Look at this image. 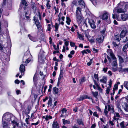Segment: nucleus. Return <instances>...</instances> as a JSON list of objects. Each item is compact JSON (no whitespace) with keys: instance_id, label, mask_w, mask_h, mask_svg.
Returning <instances> with one entry per match:
<instances>
[{"instance_id":"f257e3e1","label":"nucleus","mask_w":128,"mask_h":128,"mask_svg":"<svg viewBox=\"0 0 128 128\" xmlns=\"http://www.w3.org/2000/svg\"><path fill=\"white\" fill-rule=\"evenodd\" d=\"M84 8L78 6L76 8V20L78 22L80 23L82 20V9Z\"/></svg>"},{"instance_id":"f03ea898","label":"nucleus","mask_w":128,"mask_h":128,"mask_svg":"<svg viewBox=\"0 0 128 128\" xmlns=\"http://www.w3.org/2000/svg\"><path fill=\"white\" fill-rule=\"evenodd\" d=\"M14 118V117L8 112L5 113L2 117V121H5L8 122L12 120V119Z\"/></svg>"},{"instance_id":"7ed1b4c3","label":"nucleus","mask_w":128,"mask_h":128,"mask_svg":"<svg viewBox=\"0 0 128 128\" xmlns=\"http://www.w3.org/2000/svg\"><path fill=\"white\" fill-rule=\"evenodd\" d=\"M107 58H108L109 62L110 63L111 62L112 66H118L117 60L116 56L112 58V59L113 60L112 62L110 58L108 56H107Z\"/></svg>"},{"instance_id":"20e7f679","label":"nucleus","mask_w":128,"mask_h":128,"mask_svg":"<svg viewBox=\"0 0 128 128\" xmlns=\"http://www.w3.org/2000/svg\"><path fill=\"white\" fill-rule=\"evenodd\" d=\"M109 15L108 12L105 11L104 12L102 16V19L103 20H107L106 22L108 24L110 23V20L109 18Z\"/></svg>"},{"instance_id":"39448f33","label":"nucleus","mask_w":128,"mask_h":128,"mask_svg":"<svg viewBox=\"0 0 128 128\" xmlns=\"http://www.w3.org/2000/svg\"><path fill=\"white\" fill-rule=\"evenodd\" d=\"M52 99L50 97L49 98V100L48 102V108H52V109H53L56 106V104L57 103V102L56 101L54 102V104H52Z\"/></svg>"},{"instance_id":"423d86ee","label":"nucleus","mask_w":128,"mask_h":128,"mask_svg":"<svg viewBox=\"0 0 128 128\" xmlns=\"http://www.w3.org/2000/svg\"><path fill=\"white\" fill-rule=\"evenodd\" d=\"M21 8H23L24 10H26L28 8V4L25 0H22L20 4Z\"/></svg>"},{"instance_id":"0eeeda50","label":"nucleus","mask_w":128,"mask_h":128,"mask_svg":"<svg viewBox=\"0 0 128 128\" xmlns=\"http://www.w3.org/2000/svg\"><path fill=\"white\" fill-rule=\"evenodd\" d=\"M33 20L35 22L36 24L38 29H40V24L38 20V18L35 16L34 17Z\"/></svg>"},{"instance_id":"6e6552de","label":"nucleus","mask_w":128,"mask_h":128,"mask_svg":"<svg viewBox=\"0 0 128 128\" xmlns=\"http://www.w3.org/2000/svg\"><path fill=\"white\" fill-rule=\"evenodd\" d=\"M19 70L21 74V75L19 76V77L21 78L22 77V76H23L24 74V72L25 70L24 66L22 64H21L20 66Z\"/></svg>"},{"instance_id":"1a4fd4ad","label":"nucleus","mask_w":128,"mask_h":128,"mask_svg":"<svg viewBox=\"0 0 128 128\" xmlns=\"http://www.w3.org/2000/svg\"><path fill=\"white\" fill-rule=\"evenodd\" d=\"M2 125L3 128H10V124L7 122L2 121Z\"/></svg>"},{"instance_id":"9d476101","label":"nucleus","mask_w":128,"mask_h":128,"mask_svg":"<svg viewBox=\"0 0 128 128\" xmlns=\"http://www.w3.org/2000/svg\"><path fill=\"white\" fill-rule=\"evenodd\" d=\"M88 22L89 23L91 27L92 28H95L96 27L95 25V23L94 20H88Z\"/></svg>"},{"instance_id":"9b49d317","label":"nucleus","mask_w":128,"mask_h":128,"mask_svg":"<svg viewBox=\"0 0 128 128\" xmlns=\"http://www.w3.org/2000/svg\"><path fill=\"white\" fill-rule=\"evenodd\" d=\"M121 18L123 21L127 20L128 19V14L124 13L121 14Z\"/></svg>"},{"instance_id":"f8f14e48","label":"nucleus","mask_w":128,"mask_h":128,"mask_svg":"<svg viewBox=\"0 0 128 128\" xmlns=\"http://www.w3.org/2000/svg\"><path fill=\"white\" fill-rule=\"evenodd\" d=\"M104 37L103 35L101 34L97 38L96 40L99 43H101L104 40Z\"/></svg>"},{"instance_id":"ddd939ff","label":"nucleus","mask_w":128,"mask_h":128,"mask_svg":"<svg viewBox=\"0 0 128 128\" xmlns=\"http://www.w3.org/2000/svg\"><path fill=\"white\" fill-rule=\"evenodd\" d=\"M127 33L128 32L126 30H122L120 33V36L121 38H123L125 37Z\"/></svg>"},{"instance_id":"4468645a","label":"nucleus","mask_w":128,"mask_h":128,"mask_svg":"<svg viewBox=\"0 0 128 128\" xmlns=\"http://www.w3.org/2000/svg\"><path fill=\"white\" fill-rule=\"evenodd\" d=\"M107 52L108 54L112 58L115 56L111 49H109L107 50Z\"/></svg>"},{"instance_id":"2eb2a0df","label":"nucleus","mask_w":128,"mask_h":128,"mask_svg":"<svg viewBox=\"0 0 128 128\" xmlns=\"http://www.w3.org/2000/svg\"><path fill=\"white\" fill-rule=\"evenodd\" d=\"M63 72L62 70H61L60 74L58 78V82L57 83V85L58 86L60 83V79L63 78Z\"/></svg>"},{"instance_id":"dca6fc26","label":"nucleus","mask_w":128,"mask_h":128,"mask_svg":"<svg viewBox=\"0 0 128 128\" xmlns=\"http://www.w3.org/2000/svg\"><path fill=\"white\" fill-rule=\"evenodd\" d=\"M52 128H60L58 124L56 122H53L52 124Z\"/></svg>"},{"instance_id":"f3484780","label":"nucleus","mask_w":128,"mask_h":128,"mask_svg":"<svg viewBox=\"0 0 128 128\" xmlns=\"http://www.w3.org/2000/svg\"><path fill=\"white\" fill-rule=\"evenodd\" d=\"M78 1L80 5L82 8H85V4L83 0H78Z\"/></svg>"},{"instance_id":"a211bd4d","label":"nucleus","mask_w":128,"mask_h":128,"mask_svg":"<svg viewBox=\"0 0 128 128\" xmlns=\"http://www.w3.org/2000/svg\"><path fill=\"white\" fill-rule=\"evenodd\" d=\"M122 106L124 110L126 112H128V105L127 103L126 102L124 103Z\"/></svg>"},{"instance_id":"6ab92c4d","label":"nucleus","mask_w":128,"mask_h":128,"mask_svg":"<svg viewBox=\"0 0 128 128\" xmlns=\"http://www.w3.org/2000/svg\"><path fill=\"white\" fill-rule=\"evenodd\" d=\"M119 60V66H120L124 62V60L121 56L119 55H118Z\"/></svg>"},{"instance_id":"aec40b11","label":"nucleus","mask_w":128,"mask_h":128,"mask_svg":"<svg viewBox=\"0 0 128 128\" xmlns=\"http://www.w3.org/2000/svg\"><path fill=\"white\" fill-rule=\"evenodd\" d=\"M4 25L3 26L4 28H5L6 30V32H8V29L7 28L8 26V22L7 21H4Z\"/></svg>"},{"instance_id":"412c9836","label":"nucleus","mask_w":128,"mask_h":128,"mask_svg":"<svg viewBox=\"0 0 128 128\" xmlns=\"http://www.w3.org/2000/svg\"><path fill=\"white\" fill-rule=\"evenodd\" d=\"M77 123L80 125H82L84 126V125L83 120L82 119H77Z\"/></svg>"},{"instance_id":"4be33fe9","label":"nucleus","mask_w":128,"mask_h":128,"mask_svg":"<svg viewBox=\"0 0 128 128\" xmlns=\"http://www.w3.org/2000/svg\"><path fill=\"white\" fill-rule=\"evenodd\" d=\"M114 38L115 40H118V42H119L121 38H122L120 36V35L118 34L115 35L114 36Z\"/></svg>"},{"instance_id":"5701e85b","label":"nucleus","mask_w":128,"mask_h":128,"mask_svg":"<svg viewBox=\"0 0 128 128\" xmlns=\"http://www.w3.org/2000/svg\"><path fill=\"white\" fill-rule=\"evenodd\" d=\"M120 66V67L119 68H118V70L119 72H126V70H124V69H126L127 68L122 69V66H122V64H121V65Z\"/></svg>"},{"instance_id":"b1692460","label":"nucleus","mask_w":128,"mask_h":128,"mask_svg":"<svg viewBox=\"0 0 128 128\" xmlns=\"http://www.w3.org/2000/svg\"><path fill=\"white\" fill-rule=\"evenodd\" d=\"M28 36L30 39L33 42H36L37 41L36 39V38L32 37L30 35H28Z\"/></svg>"},{"instance_id":"393cba45","label":"nucleus","mask_w":128,"mask_h":128,"mask_svg":"<svg viewBox=\"0 0 128 128\" xmlns=\"http://www.w3.org/2000/svg\"><path fill=\"white\" fill-rule=\"evenodd\" d=\"M106 78L105 77H103L100 80L101 82L106 84Z\"/></svg>"},{"instance_id":"a878e982","label":"nucleus","mask_w":128,"mask_h":128,"mask_svg":"<svg viewBox=\"0 0 128 128\" xmlns=\"http://www.w3.org/2000/svg\"><path fill=\"white\" fill-rule=\"evenodd\" d=\"M117 12L118 13H120L122 12H126V11H124V10H123L122 8H120L117 9Z\"/></svg>"},{"instance_id":"bb28decb","label":"nucleus","mask_w":128,"mask_h":128,"mask_svg":"<svg viewBox=\"0 0 128 128\" xmlns=\"http://www.w3.org/2000/svg\"><path fill=\"white\" fill-rule=\"evenodd\" d=\"M112 70L114 72H115L118 70V66H112Z\"/></svg>"},{"instance_id":"cd10ccee","label":"nucleus","mask_w":128,"mask_h":128,"mask_svg":"<svg viewBox=\"0 0 128 128\" xmlns=\"http://www.w3.org/2000/svg\"><path fill=\"white\" fill-rule=\"evenodd\" d=\"M87 98V95H83L80 96L78 100L79 101H82L86 99Z\"/></svg>"},{"instance_id":"c85d7f7f","label":"nucleus","mask_w":128,"mask_h":128,"mask_svg":"<svg viewBox=\"0 0 128 128\" xmlns=\"http://www.w3.org/2000/svg\"><path fill=\"white\" fill-rule=\"evenodd\" d=\"M53 92L54 94H56L58 93V89L57 88L55 87L53 88Z\"/></svg>"},{"instance_id":"c756f323","label":"nucleus","mask_w":128,"mask_h":128,"mask_svg":"<svg viewBox=\"0 0 128 128\" xmlns=\"http://www.w3.org/2000/svg\"><path fill=\"white\" fill-rule=\"evenodd\" d=\"M12 121L11 122L13 124H15L16 125V126H19V124L18 123H17L15 120V118H14V119H12V120H11Z\"/></svg>"},{"instance_id":"7c9ffc66","label":"nucleus","mask_w":128,"mask_h":128,"mask_svg":"<svg viewBox=\"0 0 128 128\" xmlns=\"http://www.w3.org/2000/svg\"><path fill=\"white\" fill-rule=\"evenodd\" d=\"M92 92L94 96L96 98H97L98 96V92H94L92 91Z\"/></svg>"},{"instance_id":"2f4dec72","label":"nucleus","mask_w":128,"mask_h":128,"mask_svg":"<svg viewBox=\"0 0 128 128\" xmlns=\"http://www.w3.org/2000/svg\"><path fill=\"white\" fill-rule=\"evenodd\" d=\"M124 86L128 90V81H125L124 83Z\"/></svg>"},{"instance_id":"473e14b6","label":"nucleus","mask_w":128,"mask_h":128,"mask_svg":"<svg viewBox=\"0 0 128 128\" xmlns=\"http://www.w3.org/2000/svg\"><path fill=\"white\" fill-rule=\"evenodd\" d=\"M78 37L80 40H84V38H83V36L82 34H80L78 32Z\"/></svg>"},{"instance_id":"72a5a7b5","label":"nucleus","mask_w":128,"mask_h":128,"mask_svg":"<svg viewBox=\"0 0 128 128\" xmlns=\"http://www.w3.org/2000/svg\"><path fill=\"white\" fill-rule=\"evenodd\" d=\"M62 122L63 124H69L70 123L69 121L66 120L64 119H62Z\"/></svg>"},{"instance_id":"f704fd0d","label":"nucleus","mask_w":128,"mask_h":128,"mask_svg":"<svg viewBox=\"0 0 128 128\" xmlns=\"http://www.w3.org/2000/svg\"><path fill=\"white\" fill-rule=\"evenodd\" d=\"M86 36L88 38V40L91 43H94V40L93 39H89L88 38L89 36H88L87 34H85Z\"/></svg>"},{"instance_id":"c9c22d12","label":"nucleus","mask_w":128,"mask_h":128,"mask_svg":"<svg viewBox=\"0 0 128 128\" xmlns=\"http://www.w3.org/2000/svg\"><path fill=\"white\" fill-rule=\"evenodd\" d=\"M124 121L120 123V124L121 128H125L126 127L124 126Z\"/></svg>"},{"instance_id":"e433bc0d","label":"nucleus","mask_w":128,"mask_h":128,"mask_svg":"<svg viewBox=\"0 0 128 128\" xmlns=\"http://www.w3.org/2000/svg\"><path fill=\"white\" fill-rule=\"evenodd\" d=\"M128 47V44H126L123 47L122 50L123 51L125 52Z\"/></svg>"},{"instance_id":"4c0bfd02","label":"nucleus","mask_w":128,"mask_h":128,"mask_svg":"<svg viewBox=\"0 0 128 128\" xmlns=\"http://www.w3.org/2000/svg\"><path fill=\"white\" fill-rule=\"evenodd\" d=\"M94 6L96 5L98 2V0H91Z\"/></svg>"},{"instance_id":"58836bf2","label":"nucleus","mask_w":128,"mask_h":128,"mask_svg":"<svg viewBox=\"0 0 128 128\" xmlns=\"http://www.w3.org/2000/svg\"><path fill=\"white\" fill-rule=\"evenodd\" d=\"M64 44L66 46H67L68 45L69 41H67L66 39H64Z\"/></svg>"},{"instance_id":"ea45409f","label":"nucleus","mask_w":128,"mask_h":128,"mask_svg":"<svg viewBox=\"0 0 128 128\" xmlns=\"http://www.w3.org/2000/svg\"><path fill=\"white\" fill-rule=\"evenodd\" d=\"M67 20L66 21V23L68 24H70V22H71V20H70L69 17L68 16L66 17Z\"/></svg>"},{"instance_id":"a19ab883","label":"nucleus","mask_w":128,"mask_h":128,"mask_svg":"<svg viewBox=\"0 0 128 128\" xmlns=\"http://www.w3.org/2000/svg\"><path fill=\"white\" fill-rule=\"evenodd\" d=\"M85 78L84 77H82L81 78L80 80V84L82 83L85 81Z\"/></svg>"},{"instance_id":"79ce46f5","label":"nucleus","mask_w":128,"mask_h":128,"mask_svg":"<svg viewBox=\"0 0 128 128\" xmlns=\"http://www.w3.org/2000/svg\"><path fill=\"white\" fill-rule=\"evenodd\" d=\"M58 24L57 23H56L55 24V31L56 32L57 31H58Z\"/></svg>"},{"instance_id":"37998d69","label":"nucleus","mask_w":128,"mask_h":128,"mask_svg":"<svg viewBox=\"0 0 128 128\" xmlns=\"http://www.w3.org/2000/svg\"><path fill=\"white\" fill-rule=\"evenodd\" d=\"M114 116H116V117L120 118V116L119 115V113L118 112H114Z\"/></svg>"},{"instance_id":"c03bdc74","label":"nucleus","mask_w":128,"mask_h":128,"mask_svg":"<svg viewBox=\"0 0 128 128\" xmlns=\"http://www.w3.org/2000/svg\"><path fill=\"white\" fill-rule=\"evenodd\" d=\"M38 16L39 20H42L41 16L40 14V12H38Z\"/></svg>"},{"instance_id":"a18cd8bd","label":"nucleus","mask_w":128,"mask_h":128,"mask_svg":"<svg viewBox=\"0 0 128 128\" xmlns=\"http://www.w3.org/2000/svg\"><path fill=\"white\" fill-rule=\"evenodd\" d=\"M110 87H108L107 88L106 92L107 94H108L110 89Z\"/></svg>"},{"instance_id":"49530a36","label":"nucleus","mask_w":128,"mask_h":128,"mask_svg":"<svg viewBox=\"0 0 128 128\" xmlns=\"http://www.w3.org/2000/svg\"><path fill=\"white\" fill-rule=\"evenodd\" d=\"M47 8L48 9H50L51 7L50 4V3H46V4Z\"/></svg>"},{"instance_id":"de8ad7c7","label":"nucleus","mask_w":128,"mask_h":128,"mask_svg":"<svg viewBox=\"0 0 128 128\" xmlns=\"http://www.w3.org/2000/svg\"><path fill=\"white\" fill-rule=\"evenodd\" d=\"M94 77L95 79H97L98 80V74H94Z\"/></svg>"},{"instance_id":"09e8293b","label":"nucleus","mask_w":128,"mask_h":128,"mask_svg":"<svg viewBox=\"0 0 128 128\" xmlns=\"http://www.w3.org/2000/svg\"><path fill=\"white\" fill-rule=\"evenodd\" d=\"M23 125L24 126L26 127H24L23 126H22V127H19L20 128H28V125H26V124L25 123H24L23 124Z\"/></svg>"},{"instance_id":"8fccbe9b","label":"nucleus","mask_w":128,"mask_h":128,"mask_svg":"<svg viewBox=\"0 0 128 128\" xmlns=\"http://www.w3.org/2000/svg\"><path fill=\"white\" fill-rule=\"evenodd\" d=\"M66 111V110L65 108H64L62 110V113L63 114H64V113H65Z\"/></svg>"},{"instance_id":"3c124183","label":"nucleus","mask_w":128,"mask_h":128,"mask_svg":"<svg viewBox=\"0 0 128 128\" xmlns=\"http://www.w3.org/2000/svg\"><path fill=\"white\" fill-rule=\"evenodd\" d=\"M70 44L71 46L74 47L75 46V44L72 42H70Z\"/></svg>"},{"instance_id":"603ef678","label":"nucleus","mask_w":128,"mask_h":128,"mask_svg":"<svg viewBox=\"0 0 128 128\" xmlns=\"http://www.w3.org/2000/svg\"><path fill=\"white\" fill-rule=\"evenodd\" d=\"M50 26H51V25L50 24H48V28L47 29V30L48 31H50V30H51Z\"/></svg>"},{"instance_id":"864d4df0","label":"nucleus","mask_w":128,"mask_h":128,"mask_svg":"<svg viewBox=\"0 0 128 128\" xmlns=\"http://www.w3.org/2000/svg\"><path fill=\"white\" fill-rule=\"evenodd\" d=\"M28 120V118H26L25 120V121L27 124H30Z\"/></svg>"},{"instance_id":"5fc2aeb1","label":"nucleus","mask_w":128,"mask_h":128,"mask_svg":"<svg viewBox=\"0 0 128 128\" xmlns=\"http://www.w3.org/2000/svg\"><path fill=\"white\" fill-rule=\"evenodd\" d=\"M112 84V81L110 80V81L109 82V83L108 84V85L109 86V87H110V88H111Z\"/></svg>"},{"instance_id":"6e6d98bb","label":"nucleus","mask_w":128,"mask_h":128,"mask_svg":"<svg viewBox=\"0 0 128 128\" xmlns=\"http://www.w3.org/2000/svg\"><path fill=\"white\" fill-rule=\"evenodd\" d=\"M128 10V6L127 5H125L124 6V11H126V12Z\"/></svg>"},{"instance_id":"4d7b16f0","label":"nucleus","mask_w":128,"mask_h":128,"mask_svg":"<svg viewBox=\"0 0 128 128\" xmlns=\"http://www.w3.org/2000/svg\"><path fill=\"white\" fill-rule=\"evenodd\" d=\"M98 89V90L100 91V92H102V89L100 88V87L99 86H98L97 87Z\"/></svg>"},{"instance_id":"13d9d810","label":"nucleus","mask_w":128,"mask_h":128,"mask_svg":"<svg viewBox=\"0 0 128 128\" xmlns=\"http://www.w3.org/2000/svg\"><path fill=\"white\" fill-rule=\"evenodd\" d=\"M93 81L94 84L96 85V86H97V87L99 86L98 84L96 82L94 79H93Z\"/></svg>"},{"instance_id":"bf43d9fd","label":"nucleus","mask_w":128,"mask_h":128,"mask_svg":"<svg viewBox=\"0 0 128 128\" xmlns=\"http://www.w3.org/2000/svg\"><path fill=\"white\" fill-rule=\"evenodd\" d=\"M108 112L107 111V110H104V113L106 116H107V114L108 113Z\"/></svg>"},{"instance_id":"052dcab7","label":"nucleus","mask_w":128,"mask_h":128,"mask_svg":"<svg viewBox=\"0 0 128 128\" xmlns=\"http://www.w3.org/2000/svg\"><path fill=\"white\" fill-rule=\"evenodd\" d=\"M93 115L94 116L98 117V115L97 114V113L96 112H95L93 114Z\"/></svg>"},{"instance_id":"680f3d73","label":"nucleus","mask_w":128,"mask_h":128,"mask_svg":"<svg viewBox=\"0 0 128 128\" xmlns=\"http://www.w3.org/2000/svg\"><path fill=\"white\" fill-rule=\"evenodd\" d=\"M112 44L114 47H116L118 46V44H116V42H112Z\"/></svg>"},{"instance_id":"e2e57ef3","label":"nucleus","mask_w":128,"mask_h":128,"mask_svg":"<svg viewBox=\"0 0 128 128\" xmlns=\"http://www.w3.org/2000/svg\"><path fill=\"white\" fill-rule=\"evenodd\" d=\"M111 112L112 113H113L114 114V112H114V108H113V107H112L111 108Z\"/></svg>"},{"instance_id":"0e129e2a","label":"nucleus","mask_w":128,"mask_h":128,"mask_svg":"<svg viewBox=\"0 0 128 128\" xmlns=\"http://www.w3.org/2000/svg\"><path fill=\"white\" fill-rule=\"evenodd\" d=\"M96 126V124H92L91 127V128H95Z\"/></svg>"},{"instance_id":"69168bd1","label":"nucleus","mask_w":128,"mask_h":128,"mask_svg":"<svg viewBox=\"0 0 128 128\" xmlns=\"http://www.w3.org/2000/svg\"><path fill=\"white\" fill-rule=\"evenodd\" d=\"M14 82L16 84H19L20 81L18 80H15Z\"/></svg>"},{"instance_id":"338daca9","label":"nucleus","mask_w":128,"mask_h":128,"mask_svg":"<svg viewBox=\"0 0 128 128\" xmlns=\"http://www.w3.org/2000/svg\"><path fill=\"white\" fill-rule=\"evenodd\" d=\"M92 63V60H90L89 62H88L87 63V65L88 66H90L91 65Z\"/></svg>"},{"instance_id":"774afa93","label":"nucleus","mask_w":128,"mask_h":128,"mask_svg":"<svg viewBox=\"0 0 128 128\" xmlns=\"http://www.w3.org/2000/svg\"><path fill=\"white\" fill-rule=\"evenodd\" d=\"M30 59L29 58H28L26 60V61H25V63L26 64H28L30 62Z\"/></svg>"}]
</instances>
